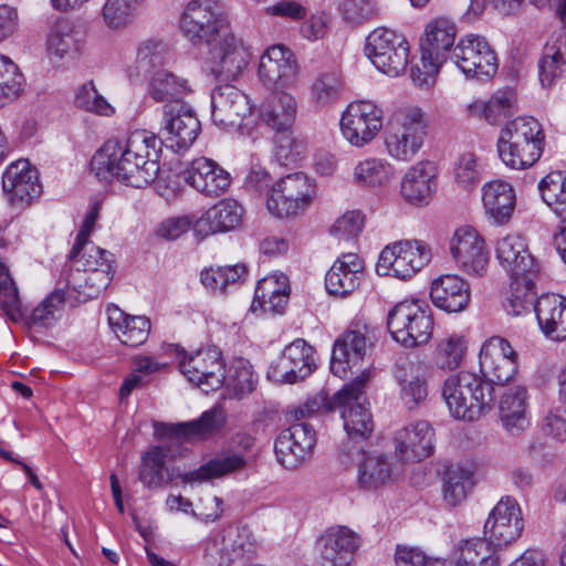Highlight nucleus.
<instances>
[{
    "instance_id": "f257e3e1",
    "label": "nucleus",
    "mask_w": 566,
    "mask_h": 566,
    "mask_svg": "<svg viewBox=\"0 0 566 566\" xmlns=\"http://www.w3.org/2000/svg\"><path fill=\"white\" fill-rule=\"evenodd\" d=\"M161 140L148 130L132 132L125 140L109 139L94 154L91 170L101 180H117L143 188L153 182L159 171Z\"/></svg>"
},
{
    "instance_id": "f03ea898",
    "label": "nucleus",
    "mask_w": 566,
    "mask_h": 566,
    "mask_svg": "<svg viewBox=\"0 0 566 566\" xmlns=\"http://www.w3.org/2000/svg\"><path fill=\"white\" fill-rule=\"evenodd\" d=\"M69 259L74 269L66 279L67 286L83 298L98 297L112 282L115 273L112 252L94 243L73 244Z\"/></svg>"
},
{
    "instance_id": "7ed1b4c3",
    "label": "nucleus",
    "mask_w": 566,
    "mask_h": 566,
    "mask_svg": "<svg viewBox=\"0 0 566 566\" xmlns=\"http://www.w3.org/2000/svg\"><path fill=\"white\" fill-rule=\"evenodd\" d=\"M545 147V134L534 117H517L501 129L497 153L502 163L512 169H527L539 160Z\"/></svg>"
},
{
    "instance_id": "20e7f679",
    "label": "nucleus",
    "mask_w": 566,
    "mask_h": 566,
    "mask_svg": "<svg viewBox=\"0 0 566 566\" xmlns=\"http://www.w3.org/2000/svg\"><path fill=\"white\" fill-rule=\"evenodd\" d=\"M493 391V386L481 376L461 370L444 380L442 397L452 417L474 421L492 409Z\"/></svg>"
},
{
    "instance_id": "39448f33",
    "label": "nucleus",
    "mask_w": 566,
    "mask_h": 566,
    "mask_svg": "<svg viewBox=\"0 0 566 566\" xmlns=\"http://www.w3.org/2000/svg\"><path fill=\"white\" fill-rule=\"evenodd\" d=\"M429 123L428 114L417 105L397 108L391 114L384 135L387 155L397 161H411L424 145Z\"/></svg>"
},
{
    "instance_id": "423d86ee",
    "label": "nucleus",
    "mask_w": 566,
    "mask_h": 566,
    "mask_svg": "<svg viewBox=\"0 0 566 566\" xmlns=\"http://www.w3.org/2000/svg\"><path fill=\"white\" fill-rule=\"evenodd\" d=\"M179 27L192 45H202L229 30L231 24L220 0H190L181 13Z\"/></svg>"
},
{
    "instance_id": "0eeeda50",
    "label": "nucleus",
    "mask_w": 566,
    "mask_h": 566,
    "mask_svg": "<svg viewBox=\"0 0 566 566\" xmlns=\"http://www.w3.org/2000/svg\"><path fill=\"white\" fill-rule=\"evenodd\" d=\"M391 337L408 348L426 345L433 335L431 311L416 300L397 303L387 315Z\"/></svg>"
},
{
    "instance_id": "6e6552de",
    "label": "nucleus",
    "mask_w": 566,
    "mask_h": 566,
    "mask_svg": "<svg viewBox=\"0 0 566 566\" xmlns=\"http://www.w3.org/2000/svg\"><path fill=\"white\" fill-rule=\"evenodd\" d=\"M369 373L361 371L352 382L337 391L332 403L340 411L344 429L352 440H365L374 431L373 416L367 407L365 386Z\"/></svg>"
},
{
    "instance_id": "1a4fd4ad",
    "label": "nucleus",
    "mask_w": 566,
    "mask_h": 566,
    "mask_svg": "<svg viewBox=\"0 0 566 566\" xmlns=\"http://www.w3.org/2000/svg\"><path fill=\"white\" fill-rule=\"evenodd\" d=\"M315 185L302 172L280 178L269 190L266 208L277 218H293L304 213L314 202Z\"/></svg>"
},
{
    "instance_id": "9d476101",
    "label": "nucleus",
    "mask_w": 566,
    "mask_h": 566,
    "mask_svg": "<svg viewBox=\"0 0 566 566\" xmlns=\"http://www.w3.org/2000/svg\"><path fill=\"white\" fill-rule=\"evenodd\" d=\"M365 53L377 70L396 77L408 66L410 46L403 34L388 28H376L366 39Z\"/></svg>"
},
{
    "instance_id": "9b49d317",
    "label": "nucleus",
    "mask_w": 566,
    "mask_h": 566,
    "mask_svg": "<svg viewBox=\"0 0 566 566\" xmlns=\"http://www.w3.org/2000/svg\"><path fill=\"white\" fill-rule=\"evenodd\" d=\"M384 115L382 106L375 101H354L342 113L339 120L342 136L350 146L363 148L380 133Z\"/></svg>"
},
{
    "instance_id": "f8f14e48",
    "label": "nucleus",
    "mask_w": 566,
    "mask_h": 566,
    "mask_svg": "<svg viewBox=\"0 0 566 566\" xmlns=\"http://www.w3.org/2000/svg\"><path fill=\"white\" fill-rule=\"evenodd\" d=\"M431 258V248L423 241L394 242L380 252L376 272L379 275L407 280L424 268Z\"/></svg>"
},
{
    "instance_id": "ddd939ff",
    "label": "nucleus",
    "mask_w": 566,
    "mask_h": 566,
    "mask_svg": "<svg viewBox=\"0 0 566 566\" xmlns=\"http://www.w3.org/2000/svg\"><path fill=\"white\" fill-rule=\"evenodd\" d=\"M205 69L218 80H234L250 62V52L231 28L206 44Z\"/></svg>"
},
{
    "instance_id": "4468645a",
    "label": "nucleus",
    "mask_w": 566,
    "mask_h": 566,
    "mask_svg": "<svg viewBox=\"0 0 566 566\" xmlns=\"http://www.w3.org/2000/svg\"><path fill=\"white\" fill-rule=\"evenodd\" d=\"M180 373L197 387L209 392L220 388L224 380L221 352L214 347L200 348L195 353H178Z\"/></svg>"
},
{
    "instance_id": "2eb2a0df",
    "label": "nucleus",
    "mask_w": 566,
    "mask_h": 566,
    "mask_svg": "<svg viewBox=\"0 0 566 566\" xmlns=\"http://www.w3.org/2000/svg\"><path fill=\"white\" fill-rule=\"evenodd\" d=\"M258 549V542L248 525H229L207 544L206 557L218 566H232L250 558Z\"/></svg>"
},
{
    "instance_id": "dca6fc26",
    "label": "nucleus",
    "mask_w": 566,
    "mask_h": 566,
    "mask_svg": "<svg viewBox=\"0 0 566 566\" xmlns=\"http://www.w3.org/2000/svg\"><path fill=\"white\" fill-rule=\"evenodd\" d=\"M450 254L457 266L471 276H483L490 253L481 233L472 226L458 227L449 241Z\"/></svg>"
},
{
    "instance_id": "f3484780",
    "label": "nucleus",
    "mask_w": 566,
    "mask_h": 566,
    "mask_svg": "<svg viewBox=\"0 0 566 566\" xmlns=\"http://www.w3.org/2000/svg\"><path fill=\"white\" fill-rule=\"evenodd\" d=\"M518 355L510 342L501 336L488 338L479 353L482 378L489 384L504 385L517 370Z\"/></svg>"
},
{
    "instance_id": "a211bd4d",
    "label": "nucleus",
    "mask_w": 566,
    "mask_h": 566,
    "mask_svg": "<svg viewBox=\"0 0 566 566\" xmlns=\"http://www.w3.org/2000/svg\"><path fill=\"white\" fill-rule=\"evenodd\" d=\"M452 59L467 76L489 78L497 71L496 55L480 35L463 36L454 46Z\"/></svg>"
},
{
    "instance_id": "6ab92c4d",
    "label": "nucleus",
    "mask_w": 566,
    "mask_h": 566,
    "mask_svg": "<svg viewBox=\"0 0 566 566\" xmlns=\"http://www.w3.org/2000/svg\"><path fill=\"white\" fill-rule=\"evenodd\" d=\"M523 528L524 521L517 501L512 496H503L490 512L484 534L490 545L502 548L515 542Z\"/></svg>"
},
{
    "instance_id": "aec40b11",
    "label": "nucleus",
    "mask_w": 566,
    "mask_h": 566,
    "mask_svg": "<svg viewBox=\"0 0 566 566\" xmlns=\"http://www.w3.org/2000/svg\"><path fill=\"white\" fill-rule=\"evenodd\" d=\"M316 432L307 422H297L282 430L274 442L277 462L285 469L300 467L313 452Z\"/></svg>"
},
{
    "instance_id": "412c9836",
    "label": "nucleus",
    "mask_w": 566,
    "mask_h": 566,
    "mask_svg": "<svg viewBox=\"0 0 566 566\" xmlns=\"http://www.w3.org/2000/svg\"><path fill=\"white\" fill-rule=\"evenodd\" d=\"M161 132L167 147L175 151L185 150L197 139L200 133V122L185 104H166Z\"/></svg>"
},
{
    "instance_id": "4be33fe9",
    "label": "nucleus",
    "mask_w": 566,
    "mask_h": 566,
    "mask_svg": "<svg viewBox=\"0 0 566 566\" xmlns=\"http://www.w3.org/2000/svg\"><path fill=\"white\" fill-rule=\"evenodd\" d=\"M258 76L264 85L294 88L298 83V65L287 48L271 45L260 57Z\"/></svg>"
},
{
    "instance_id": "5701e85b",
    "label": "nucleus",
    "mask_w": 566,
    "mask_h": 566,
    "mask_svg": "<svg viewBox=\"0 0 566 566\" xmlns=\"http://www.w3.org/2000/svg\"><path fill=\"white\" fill-rule=\"evenodd\" d=\"M2 189L12 206H29L42 192L38 169L27 159L11 163L2 174Z\"/></svg>"
},
{
    "instance_id": "b1692460",
    "label": "nucleus",
    "mask_w": 566,
    "mask_h": 566,
    "mask_svg": "<svg viewBox=\"0 0 566 566\" xmlns=\"http://www.w3.org/2000/svg\"><path fill=\"white\" fill-rule=\"evenodd\" d=\"M211 106L212 122L221 128L240 126L252 112L249 97L229 84L213 90Z\"/></svg>"
},
{
    "instance_id": "393cba45",
    "label": "nucleus",
    "mask_w": 566,
    "mask_h": 566,
    "mask_svg": "<svg viewBox=\"0 0 566 566\" xmlns=\"http://www.w3.org/2000/svg\"><path fill=\"white\" fill-rule=\"evenodd\" d=\"M186 182L207 197H219L230 188L232 177L221 165L208 157H198L185 169Z\"/></svg>"
},
{
    "instance_id": "a878e982",
    "label": "nucleus",
    "mask_w": 566,
    "mask_h": 566,
    "mask_svg": "<svg viewBox=\"0 0 566 566\" xmlns=\"http://www.w3.org/2000/svg\"><path fill=\"white\" fill-rule=\"evenodd\" d=\"M433 437L434 431L427 421L409 423L394 434L395 454L405 462L421 461L431 455Z\"/></svg>"
},
{
    "instance_id": "bb28decb",
    "label": "nucleus",
    "mask_w": 566,
    "mask_h": 566,
    "mask_svg": "<svg viewBox=\"0 0 566 566\" xmlns=\"http://www.w3.org/2000/svg\"><path fill=\"white\" fill-rule=\"evenodd\" d=\"M495 256L512 277L536 275L538 272V265L530 252L525 238L518 233H507L499 239Z\"/></svg>"
},
{
    "instance_id": "cd10ccee",
    "label": "nucleus",
    "mask_w": 566,
    "mask_h": 566,
    "mask_svg": "<svg viewBox=\"0 0 566 566\" xmlns=\"http://www.w3.org/2000/svg\"><path fill=\"white\" fill-rule=\"evenodd\" d=\"M243 207L232 198L222 199L193 222V232L201 239L237 229L243 220Z\"/></svg>"
},
{
    "instance_id": "c85d7f7f",
    "label": "nucleus",
    "mask_w": 566,
    "mask_h": 566,
    "mask_svg": "<svg viewBox=\"0 0 566 566\" xmlns=\"http://www.w3.org/2000/svg\"><path fill=\"white\" fill-rule=\"evenodd\" d=\"M484 213L494 226L507 224L515 211L516 191L511 182L493 179L481 188Z\"/></svg>"
},
{
    "instance_id": "c756f323",
    "label": "nucleus",
    "mask_w": 566,
    "mask_h": 566,
    "mask_svg": "<svg viewBox=\"0 0 566 566\" xmlns=\"http://www.w3.org/2000/svg\"><path fill=\"white\" fill-rule=\"evenodd\" d=\"M84 28L69 19L57 20L46 36V52L53 61L78 56L85 46Z\"/></svg>"
},
{
    "instance_id": "7c9ffc66",
    "label": "nucleus",
    "mask_w": 566,
    "mask_h": 566,
    "mask_svg": "<svg viewBox=\"0 0 566 566\" xmlns=\"http://www.w3.org/2000/svg\"><path fill=\"white\" fill-rule=\"evenodd\" d=\"M438 187V168L433 161L420 160L405 174L400 192L403 199L415 206L427 205Z\"/></svg>"
},
{
    "instance_id": "2f4dec72",
    "label": "nucleus",
    "mask_w": 566,
    "mask_h": 566,
    "mask_svg": "<svg viewBox=\"0 0 566 566\" xmlns=\"http://www.w3.org/2000/svg\"><path fill=\"white\" fill-rule=\"evenodd\" d=\"M222 408L213 407L197 420L177 424L155 423V432L160 437H176L186 441L203 440L216 434L224 424Z\"/></svg>"
},
{
    "instance_id": "473e14b6",
    "label": "nucleus",
    "mask_w": 566,
    "mask_h": 566,
    "mask_svg": "<svg viewBox=\"0 0 566 566\" xmlns=\"http://www.w3.org/2000/svg\"><path fill=\"white\" fill-rule=\"evenodd\" d=\"M360 537L346 526L329 527L319 538V552L332 566H350Z\"/></svg>"
},
{
    "instance_id": "72a5a7b5",
    "label": "nucleus",
    "mask_w": 566,
    "mask_h": 566,
    "mask_svg": "<svg viewBox=\"0 0 566 566\" xmlns=\"http://www.w3.org/2000/svg\"><path fill=\"white\" fill-rule=\"evenodd\" d=\"M396 478L391 458L379 451H365L356 465V483L360 490L377 491Z\"/></svg>"
},
{
    "instance_id": "f704fd0d",
    "label": "nucleus",
    "mask_w": 566,
    "mask_h": 566,
    "mask_svg": "<svg viewBox=\"0 0 566 566\" xmlns=\"http://www.w3.org/2000/svg\"><path fill=\"white\" fill-rule=\"evenodd\" d=\"M364 275V261L355 253H343L325 276V286L329 294L345 296L354 292Z\"/></svg>"
},
{
    "instance_id": "c9c22d12",
    "label": "nucleus",
    "mask_w": 566,
    "mask_h": 566,
    "mask_svg": "<svg viewBox=\"0 0 566 566\" xmlns=\"http://www.w3.org/2000/svg\"><path fill=\"white\" fill-rule=\"evenodd\" d=\"M313 367V348L304 339H296L283 349L274 367V375L284 382L293 384L311 375Z\"/></svg>"
},
{
    "instance_id": "e433bc0d",
    "label": "nucleus",
    "mask_w": 566,
    "mask_h": 566,
    "mask_svg": "<svg viewBox=\"0 0 566 566\" xmlns=\"http://www.w3.org/2000/svg\"><path fill=\"white\" fill-rule=\"evenodd\" d=\"M366 349L365 334L359 331L345 332L334 343L331 371L339 378H345L348 370L358 367L363 361Z\"/></svg>"
},
{
    "instance_id": "4c0bfd02",
    "label": "nucleus",
    "mask_w": 566,
    "mask_h": 566,
    "mask_svg": "<svg viewBox=\"0 0 566 566\" xmlns=\"http://www.w3.org/2000/svg\"><path fill=\"white\" fill-rule=\"evenodd\" d=\"M432 303L449 313L463 311L470 301V286L457 274H444L431 282Z\"/></svg>"
},
{
    "instance_id": "58836bf2",
    "label": "nucleus",
    "mask_w": 566,
    "mask_h": 566,
    "mask_svg": "<svg viewBox=\"0 0 566 566\" xmlns=\"http://www.w3.org/2000/svg\"><path fill=\"white\" fill-rule=\"evenodd\" d=\"M534 311L541 331L552 340L566 339V297L545 294L538 297Z\"/></svg>"
},
{
    "instance_id": "ea45409f",
    "label": "nucleus",
    "mask_w": 566,
    "mask_h": 566,
    "mask_svg": "<svg viewBox=\"0 0 566 566\" xmlns=\"http://www.w3.org/2000/svg\"><path fill=\"white\" fill-rule=\"evenodd\" d=\"M566 74V28L552 33L538 61V76L543 87H552Z\"/></svg>"
},
{
    "instance_id": "a19ab883",
    "label": "nucleus",
    "mask_w": 566,
    "mask_h": 566,
    "mask_svg": "<svg viewBox=\"0 0 566 566\" xmlns=\"http://www.w3.org/2000/svg\"><path fill=\"white\" fill-rule=\"evenodd\" d=\"M457 28L447 18H436L429 21L420 40V49L423 56L434 59L443 63L448 53L454 45Z\"/></svg>"
},
{
    "instance_id": "79ce46f5",
    "label": "nucleus",
    "mask_w": 566,
    "mask_h": 566,
    "mask_svg": "<svg viewBox=\"0 0 566 566\" xmlns=\"http://www.w3.org/2000/svg\"><path fill=\"white\" fill-rule=\"evenodd\" d=\"M169 449L164 446H153L140 457L138 480L148 490L165 488L177 476L167 465Z\"/></svg>"
},
{
    "instance_id": "37998d69",
    "label": "nucleus",
    "mask_w": 566,
    "mask_h": 566,
    "mask_svg": "<svg viewBox=\"0 0 566 566\" xmlns=\"http://www.w3.org/2000/svg\"><path fill=\"white\" fill-rule=\"evenodd\" d=\"M395 380L399 386V397L408 409L419 406L427 399L428 381L420 363L405 361L397 365Z\"/></svg>"
},
{
    "instance_id": "c03bdc74",
    "label": "nucleus",
    "mask_w": 566,
    "mask_h": 566,
    "mask_svg": "<svg viewBox=\"0 0 566 566\" xmlns=\"http://www.w3.org/2000/svg\"><path fill=\"white\" fill-rule=\"evenodd\" d=\"M297 102L283 90L273 93L261 106V120L276 133L289 132L296 118Z\"/></svg>"
},
{
    "instance_id": "a18cd8bd",
    "label": "nucleus",
    "mask_w": 566,
    "mask_h": 566,
    "mask_svg": "<svg viewBox=\"0 0 566 566\" xmlns=\"http://www.w3.org/2000/svg\"><path fill=\"white\" fill-rule=\"evenodd\" d=\"M106 313L112 331L123 344L134 347L147 340L150 321L146 316L128 315L115 305H108Z\"/></svg>"
},
{
    "instance_id": "49530a36",
    "label": "nucleus",
    "mask_w": 566,
    "mask_h": 566,
    "mask_svg": "<svg viewBox=\"0 0 566 566\" xmlns=\"http://www.w3.org/2000/svg\"><path fill=\"white\" fill-rule=\"evenodd\" d=\"M289 279L283 273H274L261 279L255 287L252 310L258 303L265 313H282L289 298Z\"/></svg>"
},
{
    "instance_id": "de8ad7c7",
    "label": "nucleus",
    "mask_w": 566,
    "mask_h": 566,
    "mask_svg": "<svg viewBox=\"0 0 566 566\" xmlns=\"http://www.w3.org/2000/svg\"><path fill=\"white\" fill-rule=\"evenodd\" d=\"M191 92L188 81L172 72L154 71L147 82V94L157 103L176 104Z\"/></svg>"
},
{
    "instance_id": "09e8293b",
    "label": "nucleus",
    "mask_w": 566,
    "mask_h": 566,
    "mask_svg": "<svg viewBox=\"0 0 566 566\" xmlns=\"http://www.w3.org/2000/svg\"><path fill=\"white\" fill-rule=\"evenodd\" d=\"M527 399V390L521 385L510 387L502 394L500 418L509 431H522L528 426Z\"/></svg>"
},
{
    "instance_id": "8fccbe9b",
    "label": "nucleus",
    "mask_w": 566,
    "mask_h": 566,
    "mask_svg": "<svg viewBox=\"0 0 566 566\" xmlns=\"http://www.w3.org/2000/svg\"><path fill=\"white\" fill-rule=\"evenodd\" d=\"M467 352L468 339L464 335L447 334L436 342L432 363L437 369L450 373L462 366Z\"/></svg>"
},
{
    "instance_id": "3c124183",
    "label": "nucleus",
    "mask_w": 566,
    "mask_h": 566,
    "mask_svg": "<svg viewBox=\"0 0 566 566\" xmlns=\"http://www.w3.org/2000/svg\"><path fill=\"white\" fill-rule=\"evenodd\" d=\"M396 176L394 165L382 157H366L359 160L353 170V180L358 187L381 188Z\"/></svg>"
},
{
    "instance_id": "603ef678",
    "label": "nucleus",
    "mask_w": 566,
    "mask_h": 566,
    "mask_svg": "<svg viewBox=\"0 0 566 566\" xmlns=\"http://www.w3.org/2000/svg\"><path fill=\"white\" fill-rule=\"evenodd\" d=\"M515 94L512 90L496 91L488 102L474 101L468 105V112L476 118H484L490 124H497L514 112Z\"/></svg>"
},
{
    "instance_id": "864d4df0",
    "label": "nucleus",
    "mask_w": 566,
    "mask_h": 566,
    "mask_svg": "<svg viewBox=\"0 0 566 566\" xmlns=\"http://www.w3.org/2000/svg\"><path fill=\"white\" fill-rule=\"evenodd\" d=\"M245 459L242 455L231 453L222 458L212 459L198 469L179 474L178 476L185 484H200L241 470L245 467Z\"/></svg>"
},
{
    "instance_id": "5fc2aeb1",
    "label": "nucleus",
    "mask_w": 566,
    "mask_h": 566,
    "mask_svg": "<svg viewBox=\"0 0 566 566\" xmlns=\"http://www.w3.org/2000/svg\"><path fill=\"white\" fill-rule=\"evenodd\" d=\"M473 484L472 471L461 467L450 468L442 484L443 502L450 507L460 505Z\"/></svg>"
},
{
    "instance_id": "6e6d98bb",
    "label": "nucleus",
    "mask_w": 566,
    "mask_h": 566,
    "mask_svg": "<svg viewBox=\"0 0 566 566\" xmlns=\"http://www.w3.org/2000/svg\"><path fill=\"white\" fill-rule=\"evenodd\" d=\"M542 200L557 216L566 214V172L557 170L547 174L538 182Z\"/></svg>"
},
{
    "instance_id": "4d7b16f0",
    "label": "nucleus",
    "mask_w": 566,
    "mask_h": 566,
    "mask_svg": "<svg viewBox=\"0 0 566 566\" xmlns=\"http://www.w3.org/2000/svg\"><path fill=\"white\" fill-rule=\"evenodd\" d=\"M533 276L513 277L510 295L504 302V308L510 315H522L528 312L533 305L535 306L536 292L534 290Z\"/></svg>"
},
{
    "instance_id": "13d9d810",
    "label": "nucleus",
    "mask_w": 566,
    "mask_h": 566,
    "mask_svg": "<svg viewBox=\"0 0 566 566\" xmlns=\"http://www.w3.org/2000/svg\"><path fill=\"white\" fill-rule=\"evenodd\" d=\"M0 306L12 322L17 323L23 319L25 311L17 284L11 277L8 266L2 262H0Z\"/></svg>"
},
{
    "instance_id": "bf43d9fd",
    "label": "nucleus",
    "mask_w": 566,
    "mask_h": 566,
    "mask_svg": "<svg viewBox=\"0 0 566 566\" xmlns=\"http://www.w3.org/2000/svg\"><path fill=\"white\" fill-rule=\"evenodd\" d=\"M490 543L482 538L462 541L458 546V566H499V560L490 554Z\"/></svg>"
},
{
    "instance_id": "052dcab7",
    "label": "nucleus",
    "mask_w": 566,
    "mask_h": 566,
    "mask_svg": "<svg viewBox=\"0 0 566 566\" xmlns=\"http://www.w3.org/2000/svg\"><path fill=\"white\" fill-rule=\"evenodd\" d=\"M23 75L17 64L0 53V106L17 99L22 93Z\"/></svg>"
},
{
    "instance_id": "680f3d73",
    "label": "nucleus",
    "mask_w": 566,
    "mask_h": 566,
    "mask_svg": "<svg viewBox=\"0 0 566 566\" xmlns=\"http://www.w3.org/2000/svg\"><path fill=\"white\" fill-rule=\"evenodd\" d=\"M140 4L142 0H105L102 9L105 25L112 30L126 28Z\"/></svg>"
},
{
    "instance_id": "e2e57ef3",
    "label": "nucleus",
    "mask_w": 566,
    "mask_h": 566,
    "mask_svg": "<svg viewBox=\"0 0 566 566\" xmlns=\"http://www.w3.org/2000/svg\"><path fill=\"white\" fill-rule=\"evenodd\" d=\"M342 92V78L337 72L318 74L311 85L312 102L321 107L336 103Z\"/></svg>"
},
{
    "instance_id": "0e129e2a",
    "label": "nucleus",
    "mask_w": 566,
    "mask_h": 566,
    "mask_svg": "<svg viewBox=\"0 0 566 566\" xmlns=\"http://www.w3.org/2000/svg\"><path fill=\"white\" fill-rule=\"evenodd\" d=\"M223 385L238 398L252 392L255 386L252 366L244 359L237 360L230 366L228 374H224Z\"/></svg>"
},
{
    "instance_id": "69168bd1",
    "label": "nucleus",
    "mask_w": 566,
    "mask_h": 566,
    "mask_svg": "<svg viewBox=\"0 0 566 566\" xmlns=\"http://www.w3.org/2000/svg\"><path fill=\"white\" fill-rule=\"evenodd\" d=\"M74 104L80 109L98 116L111 117L115 114V107L97 91L93 81L86 82L77 88Z\"/></svg>"
},
{
    "instance_id": "338daca9",
    "label": "nucleus",
    "mask_w": 566,
    "mask_h": 566,
    "mask_svg": "<svg viewBox=\"0 0 566 566\" xmlns=\"http://www.w3.org/2000/svg\"><path fill=\"white\" fill-rule=\"evenodd\" d=\"M338 10L343 19L352 24L365 23L378 14L375 0H342Z\"/></svg>"
},
{
    "instance_id": "774afa93",
    "label": "nucleus",
    "mask_w": 566,
    "mask_h": 566,
    "mask_svg": "<svg viewBox=\"0 0 566 566\" xmlns=\"http://www.w3.org/2000/svg\"><path fill=\"white\" fill-rule=\"evenodd\" d=\"M481 164L473 153L462 154L454 167L457 184L465 189L473 188L481 180Z\"/></svg>"
}]
</instances>
